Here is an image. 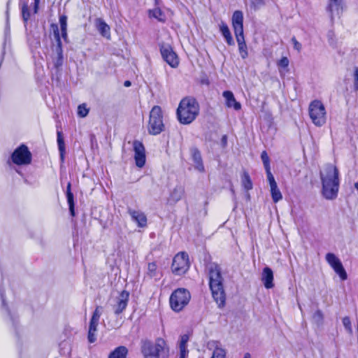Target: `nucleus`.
Returning <instances> with one entry per match:
<instances>
[{
	"label": "nucleus",
	"instance_id": "28",
	"mask_svg": "<svg viewBox=\"0 0 358 358\" xmlns=\"http://www.w3.org/2000/svg\"><path fill=\"white\" fill-rule=\"evenodd\" d=\"M67 201L69 207L70 213L72 216L75 215L73 194L71 192V184L68 183L66 191Z\"/></svg>",
	"mask_w": 358,
	"mask_h": 358
},
{
	"label": "nucleus",
	"instance_id": "39",
	"mask_svg": "<svg viewBox=\"0 0 358 358\" xmlns=\"http://www.w3.org/2000/svg\"><path fill=\"white\" fill-rule=\"evenodd\" d=\"M150 16L157 19L159 21H164L165 20L164 15L159 8H155L150 11Z\"/></svg>",
	"mask_w": 358,
	"mask_h": 358
},
{
	"label": "nucleus",
	"instance_id": "13",
	"mask_svg": "<svg viewBox=\"0 0 358 358\" xmlns=\"http://www.w3.org/2000/svg\"><path fill=\"white\" fill-rule=\"evenodd\" d=\"M163 59L173 68L178 66L179 60L177 55L169 45H162L160 48Z\"/></svg>",
	"mask_w": 358,
	"mask_h": 358
},
{
	"label": "nucleus",
	"instance_id": "3",
	"mask_svg": "<svg viewBox=\"0 0 358 358\" xmlns=\"http://www.w3.org/2000/svg\"><path fill=\"white\" fill-rule=\"evenodd\" d=\"M231 21L240 55L242 59H245L248 56V52L243 34V14L242 11L236 10L233 13Z\"/></svg>",
	"mask_w": 358,
	"mask_h": 358
},
{
	"label": "nucleus",
	"instance_id": "26",
	"mask_svg": "<svg viewBox=\"0 0 358 358\" xmlns=\"http://www.w3.org/2000/svg\"><path fill=\"white\" fill-rule=\"evenodd\" d=\"M128 350L124 346H119L112 351L108 358H127Z\"/></svg>",
	"mask_w": 358,
	"mask_h": 358
},
{
	"label": "nucleus",
	"instance_id": "21",
	"mask_svg": "<svg viewBox=\"0 0 358 358\" xmlns=\"http://www.w3.org/2000/svg\"><path fill=\"white\" fill-rule=\"evenodd\" d=\"M262 281L266 289H271L273 287V273L270 268L265 267L263 269L262 274Z\"/></svg>",
	"mask_w": 358,
	"mask_h": 358
},
{
	"label": "nucleus",
	"instance_id": "46",
	"mask_svg": "<svg viewBox=\"0 0 358 358\" xmlns=\"http://www.w3.org/2000/svg\"><path fill=\"white\" fill-rule=\"evenodd\" d=\"M292 42L293 43L294 48L297 52H300L301 50V48H302L301 44L296 39L295 37H292Z\"/></svg>",
	"mask_w": 358,
	"mask_h": 358
},
{
	"label": "nucleus",
	"instance_id": "31",
	"mask_svg": "<svg viewBox=\"0 0 358 358\" xmlns=\"http://www.w3.org/2000/svg\"><path fill=\"white\" fill-rule=\"evenodd\" d=\"M326 260L332 268L341 264V260L333 253H327Z\"/></svg>",
	"mask_w": 358,
	"mask_h": 358
},
{
	"label": "nucleus",
	"instance_id": "50",
	"mask_svg": "<svg viewBox=\"0 0 358 358\" xmlns=\"http://www.w3.org/2000/svg\"><path fill=\"white\" fill-rule=\"evenodd\" d=\"M124 85L125 87H129L131 85V82L129 81V80H127V81L124 82Z\"/></svg>",
	"mask_w": 358,
	"mask_h": 358
},
{
	"label": "nucleus",
	"instance_id": "22",
	"mask_svg": "<svg viewBox=\"0 0 358 358\" xmlns=\"http://www.w3.org/2000/svg\"><path fill=\"white\" fill-rule=\"evenodd\" d=\"M222 96L228 108H233L236 110L241 109V103L236 100L234 94L231 91H224Z\"/></svg>",
	"mask_w": 358,
	"mask_h": 358
},
{
	"label": "nucleus",
	"instance_id": "47",
	"mask_svg": "<svg viewBox=\"0 0 358 358\" xmlns=\"http://www.w3.org/2000/svg\"><path fill=\"white\" fill-rule=\"evenodd\" d=\"M101 311H100V308H99V307H97V308L95 309V310H94V313H93L92 317V318H91V319H94V320H98V321H99V319H100V316H101Z\"/></svg>",
	"mask_w": 358,
	"mask_h": 358
},
{
	"label": "nucleus",
	"instance_id": "43",
	"mask_svg": "<svg viewBox=\"0 0 358 358\" xmlns=\"http://www.w3.org/2000/svg\"><path fill=\"white\" fill-rule=\"evenodd\" d=\"M265 170H266V176H267V179L268 180L270 187L271 186H274V185H277V183H276V182L275 180V178H274L273 174L271 172V168H269L268 169H265Z\"/></svg>",
	"mask_w": 358,
	"mask_h": 358
},
{
	"label": "nucleus",
	"instance_id": "42",
	"mask_svg": "<svg viewBox=\"0 0 358 358\" xmlns=\"http://www.w3.org/2000/svg\"><path fill=\"white\" fill-rule=\"evenodd\" d=\"M343 324L345 329V330L350 334H352V328L351 324V321L348 317H345L343 319Z\"/></svg>",
	"mask_w": 358,
	"mask_h": 358
},
{
	"label": "nucleus",
	"instance_id": "52",
	"mask_svg": "<svg viewBox=\"0 0 358 358\" xmlns=\"http://www.w3.org/2000/svg\"><path fill=\"white\" fill-rule=\"evenodd\" d=\"M355 187L358 190V181L355 183Z\"/></svg>",
	"mask_w": 358,
	"mask_h": 358
},
{
	"label": "nucleus",
	"instance_id": "5",
	"mask_svg": "<svg viewBox=\"0 0 358 358\" xmlns=\"http://www.w3.org/2000/svg\"><path fill=\"white\" fill-rule=\"evenodd\" d=\"M190 292L185 288H178L170 296L169 303L175 312L181 311L189 302Z\"/></svg>",
	"mask_w": 358,
	"mask_h": 358
},
{
	"label": "nucleus",
	"instance_id": "2",
	"mask_svg": "<svg viewBox=\"0 0 358 358\" xmlns=\"http://www.w3.org/2000/svg\"><path fill=\"white\" fill-rule=\"evenodd\" d=\"M141 350L144 358H168L169 356V347L162 338H157L155 342L142 341Z\"/></svg>",
	"mask_w": 358,
	"mask_h": 358
},
{
	"label": "nucleus",
	"instance_id": "4",
	"mask_svg": "<svg viewBox=\"0 0 358 358\" xmlns=\"http://www.w3.org/2000/svg\"><path fill=\"white\" fill-rule=\"evenodd\" d=\"M209 279V285L213 299L220 307L223 306L225 303V294L220 271L217 267L210 269Z\"/></svg>",
	"mask_w": 358,
	"mask_h": 358
},
{
	"label": "nucleus",
	"instance_id": "51",
	"mask_svg": "<svg viewBox=\"0 0 358 358\" xmlns=\"http://www.w3.org/2000/svg\"><path fill=\"white\" fill-rule=\"evenodd\" d=\"M243 358H250V355L249 353H246L245 355H244V357Z\"/></svg>",
	"mask_w": 358,
	"mask_h": 358
},
{
	"label": "nucleus",
	"instance_id": "48",
	"mask_svg": "<svg viewBox=\"0 0 358 358\" xmlns=\"http://www.w3.org/2000/svg\"><path fill=\"white\" fill-rule=\"evenodd\" d=\"M354 86L356 90H358V69L355 71L354 74Z\"/></svg>",
	"mask_w": 358,
	"mask_h": 358
},
{
	"label": "nucleus",
	"instance_id": "27",
	"mask_svg": "<svg viewBox=\"0 0 358 358\" xmlns=\"http://www.w3.org/2000/svg\"><path fill=\"white\" fill-rule=\"evenodd\" d=\"M98 324V320H94V319H91L88 332V340L91 343L96 341L95 332L96 331Z\"/></svg>",
	"mask_w": 358,
	"mask_h": 358
},
{
	"label": "nucleus",
	"instance_id": "35",
	"mask_svg": "<svg viewBox=\"0 0 358 358\" xmlns=\"http://www.w3.org/2000/svg\"><path fill=\"white\" fill-rule=\"evenodd\" d=\"M334 271L339 275L340 278L342 280H345L347 279V273L345 270L344 269L342 263L333 268Z\"/></svg>",
	"mask_w": 358,
	"mask_h": 358
},
{
	"label": "nucleus",
	"instance_id": "36",
	"mask_svg": "<svg viewBox=\"0 0 358 358\" xmlns=\"http://www.w3.org/2000/svg\"><path fill=\"white\" fill-rule=\"evenodd\" d=\"M334 271L339 275L340 278L342 280H345L347 279V273L345 270L344 269L342 263L333 268Z\"/></svg>",
	"mask_w": 358,
	"mask_h": 358
},
{
	"label": "nucleus",
	"instance_id": "17",
	"mask_svg": "<svg viewBox=\"0 0 358 358\" xmlns=\"http://www.w3.org/2000/svg\"><path fill=\"white\" fill-rule=\"evenodd\" d=\"M207 347L209 350H213L210 358H226V351L218 342L210 341L208 343Z\"/></svg>",
	"mask_w": 358,
	"mask_h": 358
},
{
	"label": "nucleus",
	"instance_id": "33",
	"mask_svg": "<svg viewBox=\"0 0 358 358\" xmlns=\"http://www.w3.org/2000/svg\"><path fill=\"white\" fill-rule=\"evenodd\" d=\"M341 2V0H330L328 9L332 15L335 13H336V14L339 13Z\"/></svg>",
	"mask_w": 358,
	"mask_h": 358
},
{
	"label": "nucleus",
	"instance_id": "9",
	"mask_svg": "<svg viewBox=\"0 0 358 358\" xmlns=\"http://www.w3.org/2000/svg\"><path fill=\"white\" fill-rule=\"evenodd\" d=\"M320 175L321 183H340L339 171L334 164H327L323 166Z\"/></svg>",
	"mask_w": 358,
	"mask_h": 358
},
{
	"label": "nucleus",
	"instance_id": "1",
	"mask_svg": "<svg viewBox=\"0 0 358 358\" xmlns=\"http://www.w3.org/2000/svg\"><path fill=\"white\" fill-rule=\"evenodd\" d=\"M199 110V104L194 98L185 97L180 101L178 107V120L181 124H189L196 118Z\"/></svg>",
	"mask_w": 358,
	"mask_h": 358
},
{
	"label": "nucleus",
	"instance_id": "37",
	"mask_svg": "<svg viewBox=\"0 0 358 358\" xmlns=\"http://www.w3.org/2000/svg\"><path fill=\"white\" fill-rule=\"evenodd\" d=\"M334 271L339 275L340 278L342 280H345L347 279V273L345 270L344 269L342 263L333 268Z\"/></svg>",
	"mask_w": 358,
	"mask_h": 358
},
{
	"label": "nucleus",
	"instance_id": "32",
	"mask_svg": "<svg viewBox=\"0 0 358 358\" xmlns=\"http://www.w3.org/2000/svg\"><path fill=\"white\" fill-rule=\"evenodd\" d=\"M270 187L273 201L275 203L278 202L280 200L282 199V196L280 189L278 187V185H275L274 186H271Z\"/></svg>",
	"mask_w": 358,
	"mask_h": 358
},
{
	"label": "nucleus",
	"instance_id": "25",
	"mask_svg": "<svg viewBox=\"0 0 358 358\" xmlns=\"http://www.w3.org/2000/svg\"><path fill=\"white\" fill-rule=\"evenodd\" d=\"M192 156L194 169L199 172L204 171V166L200 152L197 150H192Z\"/></svg>",
	"mask_w": 358,
	"mask_h": 358
},
{
	"label": "nucleus",
	"instance_id": "19",
	"mask_svg": "<svg viewBox=\"0 0 358 358\" xmlns=\"http://www.w3.org/2000/svg\"><path fill=\"white\" fill-rule=\"evenodd\" d=\"M189 340V334H185L180 336V339L178 341V358H188L189 351L187 350V343Z\"/></svg>",
	"mask_w": 358,
	"mask_h": 358
},
{
	"label": "nucleus",
	"instance_id": "8",
	"mask_svg": "<svg viewBox=\"0 0 358 358\" xmlns=\"http://www.w3.org/2000/svg\"><path fill=\"white\" fill-rule=\"evenodd\" d=\"M31 153L24 144L17 147L10 156L11 162L18 166L28 165L31 162Z\"/></svg>",
	"mask_w": 358,
	"mask_h": 358
},
{
	"label": "nucleus",
	"instance_id": "14",
	"mask_svg": "<svg viewBox=\"0 0 358 358\" xmlns=\"http://www.w3.org/2000/svg\"><path fill=\"white\" fill-rule=\"evenodd\" d=\"M134 151V159L136 165L142 168L145 164V150L143 143L138 141H135L133 143Z\"/></svg>",
	"mask_w": 358,
	"mask_h": 358
},
{
	"label": "nucleus",
	"instance_id": "10",
	"mask_svg": "<svg viewBox=\"0 0 358 358\" xmlns=\"http://www.w3.org/2000/svg\"><path fill=\"white\" fill-rule=\"evenodd\" d=\"M188 255L184 252L178 253L173 258L171 269L175 275L185 274L189 269Z\"/></svg>",
	"mask_w": 358,
	"mask_h": 358
},
{
	"label": "nucleus",
	"instance_id": "12",
	"mask_svg": "<svg viewBox=\"0 0 358 358\" xmlns=\"http://www.w3.org/2000/svg\"><path fill=\"white\" fill-rule=\"evenodd\" d=\"M59 25L61 29V36L59 34V31L58 26L56 24H52V27L53 29L54 36L57 41V45L61 48L62 41L61 37L64 40H67V17L66 15H61L59 17Z\"/></svg>",
	"mask_w": 358,
	"mask_h": 358
},
{
	"label": "nucleus",
	"instance_id": "20",
	"mask_svg": "<svg viewBox=\"0 0 358 358\" xmlns=\"http://www.w3.org/2000/svg\"><path fill=\"white\" fill-rule=\"evenodd\" d=\"M185 194V189L182 186L176 187L170 193L168 198V203L170 205H173L180 201Z\"/></svg>",
	"mask_w": 358,
	"mask_h": 358
},
{
	"label": "nucleus",
	"instance_id": "6",
	"mask_svg": "<svg viewBox=\"0 0 358 358\" xmlns=\"http://www.w3.org/2000/svg\"><path fill=\"white\" fill-rule=\"evenodd\" d=\"M309 116L313 123L317 127H322L326 123L327 113L321 101L314 100L308 108Z\"/></svg>",
	"mask_w": 358,
	"mask_h": 358
},
{
	"label": "nucleus",
	"instance_id": "44",
	"mask_svg": "<svg viewBox=\"0 0 358 358\" xmlns=\"http://www.w3.org/2000/svg\"><path fill=\"white\" fill-rule=\"evenodd\" d=\"M313 318L316 323H321L323 320V314L322 311L320 310L315 311V313L313 314Z\"/></svg>",
	"mask_w": 358,
	"mask_h": 358
},
{
	"label": "nucleus",
	"instance_id": "24",
	"mask_svg": "<svg viewBox=\"0 0 358 358\" xmlns=\"http://www.w3.org/2000/svg\"><path fill=\"white\" fill-rule=\"evenodd\" d=\"M96 27L99 32L106 38L110 36V27L101 18L96 20Z\"/></svg>",
	"mask_w": 358,
	"mask_h": 358
},
{
	"label": "nucleus",
	"instance_id": "38",
	"mask_svg": "<svg viewBox=\"0 0 358 358\" xmlns=\"http://www.w3.org/2000/svg\"><path fill=\"white\" fill-rule=\"evenodd\" d=\"M3 272H2V270H1V268L0 267V297L1 299V301H2V308L3 310H5V311L8 313V315L10 314L8 310V308L6 305V303H5V300H4V298H3V289L1 288V284H2V282H3Z\"/></svg>",
	"mask_w": 358,
	"mask_h": 358
},
{
	"label": "nucleus",
	"instance_id": "29",
	"mask_svg": "<svg viewBox=\"0 0 358 358\" xmlns=\"http://www.w3.org/2000/svg\"><path fill=\"white\" fill-rule=\"evenodd\" d=\"M242 186L245 190H250L252 189V182L250 179L249 174L247 172H244L241 176Z\"/></svg>",
	"mask_w": 358,
	"mask_h": 358
},
{
	"label": "nucleus",
	"instance_id": "30",
	"mask_svg": "<svg viewBox=\"0 0 358 358\" xmlns=\"http://www.w3.org/2000/svg\"><path fill=\"white\" fill-rule=\"evenodd\" d=\"M57 144H58V148L60 153V157L62 160H64V155L65 152V144L64 141L62 136V131H57Z\"/></svg>",
	"mask_w": 358,
	"mask_h": 358
},
{
	"label": "nucleus",
	"instance_id": "16",
	"mask_svg": "<svg viewBox=\"0 0 358 358\" xmlns=\"http://www.w3.org/2000/svg\"><path fill=\"white\" fill-rule=\"evenodd\" d=\"M129 213L132 221L136 222L138 227L145 228L147 227L148 220L143 212L136 210H129Z\"/></svg>",
	"mask_w": 358,
	"mask_h": 358
},
{
	"label": "nucleus",
	"instance_id": "23",
	"mask_svg": "<svg viewBox=\"0 0 358 358\" xmlns=\"http://www.w3.org/2000/svg\"><path fill=\"white\" fill-rule=\"evenodd\" d=\"M219 29L220 31L221 32L222 35L225 39L226 43L229 45H234L233 37L231 34L230 30L227 24L224 22L221 21L220 23L219 24Z\"/></svg>",
	"mask_w": 358,
	"mask_h": 358
},
{
	"label": "nucleus",
	"instance_id": "15",
	"mask_svg": "<svg viewBox=\"0 0 358 358\" xmlns=\"http://www.w3.org/2000/svg\"><path fill=\"white\" fill-rule=\"evenodd\" d=\"M340 183H322L321 194L327 200H334L337 198Z\"/></svg>",
	"mask_w": 358,
	"mask_h": 358
},
{
	"label": "nucleus",
	"instance_id": "41",
	"mask_svg": "<svg viewBox=\"0 0 358 358\" xmlns=\"http://www.w3.org/2000/svg\"><path fill=\"white\" fill-rule=\"evenodd\" d=\"M261 159L262 160V162L264 164V166L265 169H268L271 168L270 166V159L268 156V154L266 151H263L261 154Z\"/></svg>",
	"mask_w": 358,
	"mask_h": 358
},
{
	"label": "nucleus",
	"instance_id": "53",
	"mask_svg": "<svg viewBox=\"0 0 358 358\" xmlns=\"http://www.w3.org/2000/svg\"><path fill=\"white\" fill-rule=\"evenodd\" d=\"M226 138H227L226 136H224L223 138H222L223 141H225Z\"/></svg>",
	"mask_w": 358,
	"mask_h": 358
},
{
	"label": "nucleus",
	"instance_id": "49",
	"mask_svg": "<svg viewBox=\"0 0 358 358\" xmlns=\"http://www.w3.org/2000/svg\"><path fill=\"white\" fill-rule=\"evenodd\" d=\"M251 3L255 8H257L264 3L263 0H251Z\"/></svg>",
	"mask_w": 358,
	"mask_h": 358
},
{
	"label": "nucleus",
	"instance_id": "11",
	"mask_svg": "<svg viewBox=\"0 0 358 358\" xmlns=\"http://www.w3.org/2000/svg\"><path fill=\"white\" fill-rule=\"evenodd\" d=\"M29 0H20V6L22 15L24 22L26 23L29 20L31 15L37 13L40 0H34L30 3Z\"/></svg>",
	"mask_w": 358,
	"mask_h": 358
},
{
	"label": "nucleus",
	"instance_id": "18",
	"mask_svg": "<svg viewBox=\"0 0 358 358\" xmlns=\"http://www.w3.org/2000/svg\"><path fill=\"white\" fill-rule=\"evenodd\" d=\"M129 297V293L127 291H122L117 299V305L115 306V314L121 313L127 306Z\"/></svg>",
	"mask_w": 358,
	"mask_h": 358
},
{
	"label": "nucleus",
	"instance_id": "45",
	"mask_svg": "<svg viewBox=\"0 0 358 358\" xmlns=\"http://www.w3.org/2000/svg\"><path fill=\"white\" fill-rule=\"evenodd\" d=\"M278 66L279 68H287L289 65V59L287 57H282L278 62Z\"/></svg>",
	"mask_w": 358,
	"mask_h": 358
},
{
	"label": "nucleus",
	"instance_id": "40",
	"mask_svg": "<svg viewBox=\"0 0 358 358\" xmlns=\"http://www.w3.org/2000/svg\"><path fill=\"white\" fill-rule=\"evenodd\" d=\"M89 109L85 104H80L78 107V115L80 117H85L87 115Z\"/></svg>",
	"mask_w": 358,
	"mask_h": 358
},
{
	"label": "nucleus",
	"instance_id": "34",
	"mask_svg": "<svg viewBox=\"0 0 358 358\" xmlns=\"http://www.w3.org/2000/svg\"><path fill=\"white\" fill-rule=\"evenodd\" d=\"M147 274L150 278L157 277V266L155 262H151L148 264Z\"/></svg>",
	"mask_w": 358,
	"mask_h": 358
},
{
	"label": "nucleus",
	"instance_id": "7",
	"mask_svg": "<svg viewBox=\"0 0 358 358\" xmlns=\"http://www.w3.org/2000/svg\"><path fill=\"white\" fill-rule=\"evenodd\" d=\"M162 110L158 106H154L150 113L148 130L150 134H159L164 129Z\"/></svg>",
	"mask_w": 358,
	"mask_h": 358
}]
</instances>
